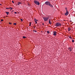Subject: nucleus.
<instances>
[{"label":"nucleus","mask_w":75,"mask_h":75,"mask_svg":"<svg viewBox=\"0 0 75 75\" xmlns=\"http://www.w3.org/2000/svg\"><path fill=\"white\" fill-rule=\"evenodd\" d=\"M29 26H31V24H30L29 25Z\"/></svg>","instance_id":"c85d7f7f"},{"label":"nucleus","mask_w":75,"mask_h":75,"mask_svg":"<svg viewBox=\"0 0 75 75\" xmlns=\"http://www.w3.org/2000/svg\"><path fill=\"white\" fill-rule=\"evenodd\" d=\"M13 25H16V23H14Z\"/></svg>","instance_id":"4be33fe9"},{"label":"nucleus","mask_w":75,"mask_h":75,"mask_svg":"<svg viewBox=\"0 0 75 75\" xmlns=\"http://www.w3.org/2000/svg\"><path fill=\"white\" fill-rule=\"evenodd\" d=\"M68 12L67 11L65 13V16H67V15H68Z\"/></svg>","instance_id":"423d86ee"},{"label":"nucleus","mask_w":75,"mask_h":75,"mask_svg":"<svg viewBox=\"0 0 75 75\" xmlns=\"http://www.w3.org/2000/svg\"><path fill=\"white\" fill-rule=\"evenodd\" d=\"M10 8L11 10H12V9H13V8Z\"/></svg>","instance_id":"5701e85b"},{"label":"nucleus","mask_w":75,"mask_h":75,"mask_svg":"<svg viewBox=\"0 0 75 75\" xmlns=\"http://www.w3.org/2000/svg\"><path fill=\"white\" fill-rule=\"evenodd\" d=\"M6 8V9H9V8Z\"/></svg>","instance_id":"412c9836"},{"label":"nucleus","mask_w":75,"mask_h":75,"mask_svg":"<svg viewBox=\"0 0 75 75\" xmlns=\"http://www.w3.org/2000/svg\"><path fill=\"white\" fill-rule=\"evenodd\" d=\"M49 6H50L51 7H53V6L52 5L50 4L49 5Z\"/></svg>","instance_id":"0eeeda50"},{"label":"nucleus","mask_w":75,"mask_h":75,"mask_svg":"<svg viewBox=\"0 0 75 75\" xmlns=\"http://www.w3.org/2000/svg\"><path fill=\"white\" fill-rule=\"evenodd\" d=\"M0 5H1V4H0Z\"/></svg>","instance_id":"72a5a7b5"},{"label":"nucleus","mask_w":75,"mask_h":75,"mask_svg":"<svg viewBox=\"0 0 75 75\" xmlns=\"http://www.w3.org/2000/svg\"><path fill=\"white\" fill-rule=\"evenodd\" d=\"M47 33L48 34H49L50 33V32H49V31H47Z\"/></svg>","instance_id":"f3484780"},{"label":"nucleus","mask_w":75,"mask_h":75,"mask_svg":"<svg viewBox=\"0 0 75 75\" xmlns=\"http://www.w3.org/2000/svg\"><path fill=\"white\" fill-rule=\"evenodd\" d=\"M9 23V24H11V23Z\"/></svg>","instance_id":"393cba45"},{"label":"nucleus","mask_w":75,"mask_h":75,"mask_svg":"<svg viewBox=\"0 0 75 75\" xmlns=\"http://www.w3.org/2000/svg\"><path fill=\"white\" fill-rule=\"evenodd\" d=\"M23 38H27L25 36H23Z\"/></svg>","instance_id":"4468645a"},{"label":"nucleus","mask_w":75,"mask_h":75,"mask_svg":"<svg viewBox=\"0 0 75 75\" xmlns=\"http://www.w3.org/2000/svg\"><path fill=\"white\" fill-rule=\"evenodd\" d=\"M21 21H23V19H21Z\"/></svg>","instance_id":"6ab92c4d"},{"label":"nucleus","mask_w":75,"mask_h":75,"mask_svg":"<svg viewBox=\"0 0 75 75\" xmlns=\"http://www.w3.org/2000/svg\"><path fill=\"white\" fill-rule=\"evenodd\" d=\"M35 23H35V24H37V21H35Z\"/></svg>","instance_id":"dca6fc26"},{"label":"nucleus","mask_w":75,"mask_h":75,"mask_svg":"<svg viewBox=\"0 0 75 75\" xmlns=\"http://www.w3.org/2000/svg\"><path fill=\"white\" fill-rule=\"evenodd\" d=\"M30 24H31V22H30Z\"/></svg>","instance_id":"c756f323"},{"label":"nucleus","mask_w":75,"mask_h":75,"mask_svg":"<svg viewBox=\"0 0 75 75\" xmlns=\"http://www.w3.org/2000/svg\"><path fill=\"white\" fill-rule=\"evenodd\" d=\"M34 20H35V21H38V20L36 19L35 18V19H34Z\"/></svg>","instance_id":"ddd939ff"},{"label":"nucleus","mask_w":75,"mask_h":75,"mask_svg":"<svg viewBox=\"0 0 75 75\" xmlns=\"http://www.w3.org/2000/svg\"><path fill=\"white\" fill-rule=\"evenodd\" d=\"M42 24H43V25H44V23H43Z\"/></svg>","instance_id":"473e14b6"},{"label":"nucleus","mask_w":75,"mask_h":75,"mask_svg":"<svg viewBox=\"0 0 75 75\" xmlns=\"http://www.w3.org/2000/svg\"><path fill=\"white\" fill-rule=\"evenodd\" d=\"M55 25L56 27H58V26H60V25H61V24L59 23H57L55 24Z\"/></svg>","instance_id":"7ed1b4c3"},{"label":"nucleus","mask_w":75,"mask_h":75,"mask_svg":"<svg viewBox=\"0 0 75 75\" xmlns=\"http://www.w3.org/2000/svg\"><path fill=\"white\" fill-rule=\"evenodd\" d=\"M49 16H48L47 17H43V18L45 21H48V19H49Z\"/></svg>","instance_id":"f257e3e1"},{"label":"nucleus","mask_w":75,"mask_h":75,"mask_svg":"<svg viewBox=\"0 0 75 75\" xmlns=\"http://www.w3.org/2000/svg\"><path fill=\"white\" fill-rule=\"evenodd\" d=\"M71 28H68V31H70V30H71Z\"/></svg>","instance_id":"6e6552de"},{"label":"nucleus","mask_w":75,"mask_h":75,"mask_svg":"<svg viewBox=\"0 0 75 75\" xmlns=\"http://www.w3.org/2000/svg\"><path fill=\"white\" fill-rule=\"evenodd\" d=\"M72 42H74V40H72Z\"/></svg>","instance_id":"a211bd4d"},{"label":"nucleus","mask_w":75,"mask_h":75,"mask_svg":"<svg viewBox=\"0 0 75 75\" xmlns=\"http://www.w3.org/2000/svg\"><path fill=\"white\" fill-rule=\"evenodd\" d=\"M6 13L7 14V15H8V14H9V12H6Z\"/></svg>","instance_id":"f8f14e48"},{"label":"nucleus","mask_w":75,"mask_h":75,"mask_svg":"<svg viewBox=\"0 0 75 75\" xmlns=\"http://www.w3.org/2000/svg\"><path fill=\"white\" fill-rule=\"evenodd\" d=\"M57 32L55 31H54V32H53V35H54V36H55V35H57Z\"/></svg>","instance_id":"39448f33"},{"label":"nucleus","mask_w":75,"mask_h":75,"mask_svg":"<svg viewBox=\"0 0 75 75\" xmlns=\"http://www.w3.org/2000/svg\"><path fill=\"white\" fill-rule=\"evenodd\" d=\"M1 21H3V19H1Z\"/></svg>","instance_id":"b1692460"},{"label":"nucleus","mask_w":75,"mask_h":75,"mask_svg":"<svg viewBox=\"0 0 75 75\" xmlns=\"http://www.w3.org/2000/svg\"><path fill=\"white\" fill-rule=\"evenodd\" d=\"M33 31H34V32H35V33H36L37 31L36 30H34Z\"/></svg>","instance_id":"aec40b11"},{"label":"nucleus","mask_w":75,"mask_h":75,"mask_svg":"<svg viewBox=\"0 0 75 75\" xmlns=\"http://www.w3.org/2000/svg\"><path fill=\"white\" fill-rule=\"evenodd\" d=\"M4 18H5V17H4Z\"/></svg>","instance_id":"7c9ffc66"},{"label":"nucleus","mask_w":75,"mask_h":75,"mask_svg":"<svg viewBox=\"0 0 75 75\" xmlns=\"http://www.w3.org/2000/svg\"><path fill=\"white\" fill-rule=\"evenodd\" d=\"M6 17H8V16H6Z\"/></svg>","instance_id":"2f4dec72"},{"label":"nucleus","mask_w":75,"mask_h":75,"mask_svg":"<svg viewBox=\"0 0 75 75\" xmlns=\"http://www.w3.org/2000/svg\"><path fill=\"white\" fill-rule=\"evenodd\" d=\"M45 4L46 5H48V6H49V5H50V3L48 1H47L45 2Z\"/></svg>","instance_id":"20e7f679"},{"label":"nucleus","mask_w":75,"mask_h":75,"mask_svg":"<svg viewBox=\"0 0 75 75\" xmlns=\"http://www.w3.org/2000/svg\"><path fill=\"white\" fill-rule=\"evenodd\" d=\"M34 2L35 4H36V5H38V6H39L40 5V2H39L38 1L35 0L34 1Z\"/></svg>","instance_id":"f03ea898"},{"label":"nucleus","mask_w":75,"mask_h":75,"mask_svg":"<svg viewBox=\"0 0 75 75\" xmlns=\"http://www.w3.org/2000/svg\"><path fill=\"white\" fill-rule=\"evenodd\" d=\"M69 38H71V39H72V37L71 36H69Z\"/></svg>","instance_id":"2eb2a0df"},{"label":"nucleus","mask_w":75,"mask_h":75,"mask_svg":"<svg viewBox=\"0 0 75 75\" xmlns=\"http://www.w3.org/2000/svg\"><path fill=\"white\" fill-rule=\"evenodd\" d=\"M28 6H30V4H28Z\"/></svg>","instance_id":"cd10ccee"},{"label":"nucleus","mask_w":75,"mask_h":75,"mask_svg":"<svg viewBox=\"0 0 75 75\" xmlns=\"http://www.w3.org/2000/svg\"><path fill=\"white\" fill-rule=\"evenodd\" d=\"M69 50H70V51H72V50L71 48H69Z\"/></svg>","instance_id":"9b49d317"},{"label":"nucleus","mask_w":75,"mask_h":75,"mask_svg":"<svg viewBox=\"0 0 75 75\" xmlns=\"http://www.w3.org/2000/svg\"><path fill=\"white\" fill-rule=\"evenodd\" d=\"M15 14H16V13H17V12H14Z\"/></svg>","instance_id":"bb28decb"},{"label":"nucleus","mask_w":75,"mask_h":75,"mask_svg":"<svg viewBox=\"0 0 75 75\" xmlns=\"http://www.w3.org/2000/svg\"><path fill=\"white\" fill-rule=\"evenodd\" d=\"M12 3H14V2H13V1H12Z\"/></svg>","instance_id":"a878e982"},{"label":"nucleus","mask_w":75,"mask_h":75,"mask_svg":"<svg viewBox=\"0 0 75 75\" xmlns=\"http://www.w3.org/2000/svg\"><path fill=\"white\" fill-rule=\"evenodd\" d=\"M21 4V2H18V5H20V4Z\"/></svg>","instance_id":"9d476101"},{"label":"nucleus","mask_w":75,"mask_h":75,"mask_svg":"<svg viewBox=\"0 0 75 75\" xmlns=\"http://www.w3.org/2000/svg\"><path fill=\"white\" fill-rule=\"evenodd\" d=\"M49 24H51V20L50 19H49Z\"/></svg>","instance_id":"1a4fd4ad"}]
</instances>
